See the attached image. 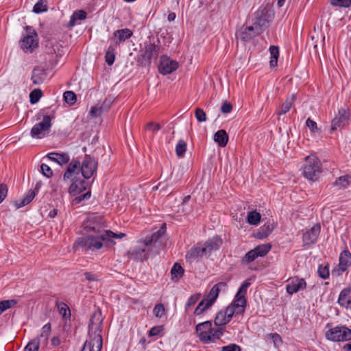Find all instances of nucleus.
I'll return each mask as SVG.
<instances>
[{
	"instance_id": "f257e3e1",
	"label": "nucleus",
	"mask_w": 351,
	"mask_h": 351,
	"mask_svg": "<svg viewBox=\"0 0 351 351\" xmlns=\"http://www.w3.org/2000/svg\"><path fill=\"white\" fill-rule=\"evenodd\" d=\"M103 317L100 310H97L93 314L88 325L90 340L84 343L82 351H101L102 348V337L101 326Z\"/></svg>"
},
{
	"instance_id": "f03ea898",
	"label": "nucleus",
	"mask_w": 351,
	"mask_h": 351,
	"mask_svg": "<svg viewBox=\"0 0 351 351\" xmlns=\"http://www.w3.org/2000/svg\"><path fill=\"white\" fill-rule=\"evenodd\" d=\"M108 239V237H106V230L93 226L90 228L88 234L82 238L80 241H77L75 243V246L77 247L78 245H80L92 251L98 250L103 246H109Z\"/></svg>"
},
{
	"instance_id": "7ed1b4c3",
	"label": "nucleus",
	"mask_w": 351,
	"mask_h": 351,
	"mask_svg": "<svg viewBox=\"0 0 351 351\" xmlns=\"http://www.w3.org/2000/svg\"><path fill=\"white\" fill-rule=\"evenodd\" d=\"M196 332L201 342L205 344L215 343L223 335V328H214L212 322L206 321L196 326Z\"/></svg>"
},
{
	"instance_id": "20e7f679",
	"label": "nucleus",
	"mask_w": 351,
	"mask_h": 351,
	"mask_svg": "<svg viewBox=\"0 0 351 351\" xmlns=\"http://www.w3.org/2000/svg\"><path fill=\"white\" fill-rule=\"evenodd\" d=\"M302 173L309 180H316L322 172V164L317 157L309 155L302 165Z\"/></svg>"
},
{
	"instance_id": "39448f33",
	"label": "nucleus",
	"mask_w": 351,
	"mask_h": 351,
	"mask_svg": "<svg viewBox=\"0 0 351 351\" xmlns=\"http://www.w3.org/2000/svg\"><path fill=\"white\" fill-rule=\"evenodd\" d=\"M72 181L73 182L69 186V192L70 194L76 196L72 201L73 204L77 205L84 200L88 199L91 195L90 190L87 191L84 194L80 195L82 192L86 190L88 183L80 179L73 180Z\"/></svg>"
},
{
	"instance_id": "423d86ee",
	"label": "nucleus",
	"mask_w": 351,
	"mask_h": 351,
	"mask_svg": "<svg viewBox=\"0 0 351 351\" xmlns=\"http://www.w3.org/2000/svg\"><path fill=\"white\" fill-rule=\"evenodd\" d=\"M160 47L154 43H145L144 47L140 51L137 62L141 66H149L152 59H156L159 53Z\"/></svg>"
},
{
	"instance_id": "0eeeda50",
	"label": "nucleus",
	"mask_w": 351,
	"mask_h": 351,
	"mask_svg": "<svg viewBox=\"0 0 351 351\" xmlns=\"http://www.w3.org/2000/svg\"><path fill=\"white\" fill-rule=\"evenodd\" d=\"M25 30V34L20 41V47L25 52H32L38 45V34L32 27L26 26Z\"/></svg>"
},
{
	"instance_id": "6e6552de",
	"label": "nucleus",
	"mask_w": 351,
	"mask_h": 351,
	"mask_svg": "<svg viewBox=\"0 0 351 351\" xmlns=\"http://www.w3.org/2000/svg\"><path fill=\"white\" fill-rule=\"evenodd\" d=\"M326 339L331 341H346L351 340V330L343 326L330 328L325 333Z\"/></svg>"
},
{
	"instance_id": "1a4fd4ad",
	"label": "nucleus",
	"mask_w": 351,
	"mask_h": 351,
	"mask_svg": "<svg viewBox=\"0 0 351 351\" xmlns=\"http://www.w3.org/2000/svg\"><path fill=\"white\" fill-rule=\"evenodd\" d=\"M351 121V109L346 106H342L338 110L337 114L331 122L330 130L335 131L338 128H343Z\"/></svg>"
},
{
	"instance_id": "9d476101",
	"label": "nucleus",
	"mask_w": 351,
	"mask_h": 351,
	"mask_svg": "<svg viewBox=\"0 0 351 351\" xmlns=\"http://www.w3.org/2000/svg\"><path fill=\"white\" fill-rule=\"evenodd\" d=\"M51 117L45 115L42 121L35 124L30 132L32 137L36 138H43L49 131L51 126Z\"/></svg>"
},
{
	"instance_id": "9b49d317",
	"label": "nucleus",
	"mask_w": 351,
	"mask_h": 351,
	"mask_svg": "<svg viewBox=\"0 0 351 351\" xmlns=\"http://www.w3.org/2000/svg\"><path fill=\"white\" fill-rule=\"evenodd\" d=\"M82 175L85 179L91 178L96 172L97 162L95 158L86 156L80 165Z\"/></svg>"
},
{
	"instance_id": "f8f14e48",
	"label": "nucleus",
	"mask_w": 351,
	"mask_h": 351,
	"mask_svg": "<svg viewBox=\"0 0 351 351\" xmlns=\"http://www.w3.org/2000/svg\"><path fill=\"white\" fill-rule=\"evenodd\" d=\"M306 288V282L302 278L298 276L290 278L286 285V291L288 294L293 295Z\"/></svg>"
},
{
	"instance_id": "ddd939ff",
	"label": "nucleus",
	"mask_w": 351,
	"mask_h": 351,
	"mask_svg": "<svg viewBox=\"0 0 351 351\" xmlns=\"http://www.w3.org/2000/svg\"><path fill=\"white\" fill-rule=\"evenodd\" d=\"M232 308V307L227 306L226 308L219 311L215 317V325L219 326V328H222V326L228 324L234 315V311Z\"/></svg>"
},
{
	"instance_id": "4468645a",
	"label": "nucleus",
	"mask_w": 351,
	"mask_h": 351,
	"mask_svg": "<svg viewBox=\"0 0 351 351\" xmlns=\"http://www.w3.org/2000/svg\"><path fill=\"white\" fill-rule=\"evenodd\" d=\"M321 226L319 224L313 225L310 229L307 230L302 237L304 245L310 246L314 244L320 234Z\"/></svg>"
},
{
	"instance_id": "2eb2a0df",
	"label": "nucleus",
	"mask_w": 351,
	"mask_h": 351,
	"mask_svg": "<svg viewBox=\"0 0 351 351\" xmlns=\"http://www.w3.org/2000/svg\"><path fill=\"white\" fill-rule=\"evenodd\" d=\"M178 67V62L170 59L169 57L163 56L160 58V62L158 67L159 71L162 75L170 74L176 71Z\"/></svg>"
},
{
	"instance_id": "dca6fc26",
	"label": "nucleus",
	"mask_w": 351,
	"mask_h": 351,
	"mask_svg": "<svg viewBox=\"0 0 351 351\" xmlns=\"http://www.w3.org/2000/svg\"><path fill=\"white\" fill-rule=\"evenodd\" d=\"M81 171L80 162L77 160L73 159L67 167L65 173L63 175L64 181L73 180Z\"/></svg>"
},
{
	"instance_id": "f3484780",
	"label": "nucleus",
	"mask_w": 351,
	"mask_h": 351,
	"mask_svg": "<svg viewBox=\"0 0 351 351\" xmlns=\"http://www.w3.org/2000/svg\"><path fill=\"white\" fill-rule=\"evenodd\" d=\"M260 34L252 25L242 27L236 34L237 38L243 42H248L255 36Z\"/></svg>"
},
{
	"instance_id": "a211bd4d",
	"label": "nucleus",
	"mask_w": 351,
	"mask_h": 351,
	"mask_svg": "<svg viewBox=\"0 0 351 351\" xmlns=\"http://www.w3.org/2000/svg\"><path fill=\"white\" fill-rule=\"evenodd\" d=\"M227 288L228 286L226 282H220L212 287L208 295L204 298L213 304L219 293L221 291H226Z\"/></svg>"
},
{
	"instance_id": "6ab92c4d",
	"label": "nucleus",
	"mask_w": 351,
	"mask_h": 351,
	"mask_svg": "<svg viewBox=\"0 0 351 351\" xmlns=\"http://www.w3.org/2000/svg\"><path fill=\"white\" fill-rule=\"evenodd\" d=\"M163 234L164 230L159 229L158 231L153 233L150 238L145 239L143 241L144 246L150 248L153 251V253H157L156 248L159 246L158 241Z\"/></svg>"
},
{
	"instance_id": "aec40b11",
	"label": "nucleus",
	"mask_w": 351,
	"mask_h": 351,
	"mask_svg": "<svg viewBox=\"0 0 351 351\" xmlns=\"http://www.w3.org/2000/svg\"><path fill=\"white\" fill-rule=\"evenodd\" d=\"M154 254L153 251L148 247L135 248L129 253L130 258L136 261H143L148 258L149 254Z\"/></svg>"
},
{
	"instance_id": "412c9836",
	"label": "nucleus",
	"mask_w": 351,
	"mask_h": 351,
	"mask_svg": "<svg viewBox=\"0 0 351 351\" xmlns=\"http://www.w3.org/2000/svg\"><path fill=\"white\" fill-rule=\"evenodd\" d=\"M228 307H232V310H234V314L243 313L246 307L245 297L236 294L234 300Z\"/></svg>"
},
{
	"instance_id": "4be33fe9",
	"label": "nucleus",
	"mask_w": 351,
	"mask_h": 351,
	"mask_svg": "<svg viewBox=\"0 0 351 351\" xmlns=\"http://www.w3.org/2000/svg\"><path fill=\"white\" fill-rule=\"evenodd\" d=\"M207 252L204 245L194 246L190 249L186 254L185 258L189 262H193L195 259L206 256Z\"/></svg>"
},
{
	"instance_id": "5701e85b",
	"label": "nucleus",
	"mask_w": 351,
	"mask_h": 351,
	"mask_svg": "<svg viewBox=\"0 0 351 351\" xmlns=\"http://www.w3.org/2000/svg\"><path fill=\"white\" fill-rule=\"evenodd\" d=\"M46 158L61 166L70 160V156L67 153L50 152L47 154Z\"/></svg>"
},
{
	"instance_id": "b1692460",
	"label": "nucleus",
	"mask_w": 351,
	"mask_h": 351,
	"mask_svg": "<svg viewBox=\"0 0 351 351\" xmlns=\"http://www.w3.org/2000/svg\"><path fill=\"white\" fill-rule=\"evenodd\" d=\"M132 34V32L128 28L114 31L113 33V36L116 39V41L114 45L117 47L119 43H123L126 40L130 38Z\"/></svg>"
},
{
	"instance_id": "393cba45",
	"label": "nucleus",
	"mask_w": 351,
	"mask_h": 351,
	"mask_svg": "<svg viewBox=\"0 0 351 351\" xmlns=\"http://www.w3.org/2000/svg\"><path fill=\"white\" fill-rule=\"evenodd\" d=\"M338 303L343 307L351 308V288H346L341 291Z\"/></svg>"
},
{
	"instance_id": "a878e982",
	"label": "nucleus",
	"mask_w": 351,
	"mask_h": 351,
	"mask_svg": "<svg viewBox=\"0 0 351 351\" xmlns=\"http://www.w3.org/2000/svg\"><path fill=\"white\" fill-rule=\"evenodd\" d=\"M351 265V254L348 250H343L339 256V270L345 271Z\"/></svg>"
},
{
	"instance_id": "bb28decb",
	"label": "nucleus",
	"mask_w": 351,
	"mask_h": 351,
	"mask_svg": "<svg viewBox=\"0 0 351 351\" xmlns=\"http://www.w3.org/2000/svg\"><path fill=\"white\" fill-rule=\"evenodd\" d=\"M47 78L46 71L41 67H36L32 75V80L34 84H42Z\"/></svg>"
},
{
	"instance_id": "cd10ccee",
	"label": "nucleus",
	"mask_w": 351,
	"mask_h": 351,
	"mask_svg": "<svg viewBox=\"0 0 351 351\" xmlns=\"http://www.w3.org/2000/svg\"><path fill=\"white\" fill-rule=\"evenodd\" d=\"M268 20L263 16V12L258 11L256 12V21L252 26L256 27V31L261 34L265 27L267 26Z\"/></svg>"
},
{
	"instance_id": "c85d7f7f",
	"label": "nucleus",
	"mask_w": 351,
	"mask_h": 351,
	"mask_svg": "<svg viewBox=\"0 0 351 351\" xmlns=\"http://www.w3.org/2000/svg\"><path fill=\"white\" fill-rule=\"evenodd\" d=\"M222 244L221 239L215 236L207 241L203 245L206 248L207 254L210 253L213 250H217Z\"/></svg>"
},
{
	"instance_id": "c756f323",
	"label": "nucleus",
	"mask_w": 351,
	"mask_h": 351,
	"mask_svg": "<svg viewBox=\"0 0 351 351\" xmlns=\"http://www.w3.org/2000/svg\"><path fill=\"white\" fill-rule=\"evenodd\" d=\"M86 12L83 10L75 11L70 17L69 27H73L77 24L78 21H83L86 18Z\"/></svg>"
},
{
	"instance_id": "7c9ffc66",
	"label": "nucleus",
	"mask_w": 351,
	"mask_h": 351,
	"mask_svg": "<svg viewBox=\"0 0 351 351\" xmlns=\"http://www.w3.org/2000/svg\"><path fill=\"white\" fill-rule=\"evenodd\" d=\"M295 96L294 95H291L287 97L286 101L282 104L280 108L277 110L276 113L278 115H282L286 114L293 106L295 102Z\"/></svg>"
},
{
	"instance_id": "2f4dec72",
	"label": "nucleus",
	"mask_w": 351,
	"mask_h": 351,
	"mask_svg": "<svg viewBox=\"0 0 351 351\" xmlns=\"http://www.w3.org/2000/svg\"><path fill=\"white\" fill-rule=\"evenodd\" d=\"M214 141L220 147H225L228 141V135L224 130H218L214 135Z\"/></svg>"
},
{
	"instance_id": "473e14b6",
	"label": "nucleus",
	"mask_w": 351,
	"mask_h": 351,
	"mask_svg": "<svg viewBox=\"0 0 351 351\" xmlns=\"http://www.w3.org/2000/svg\"><path fill=\"white\" fill-rule=\"evenodd\" d=\"M56 306L58 308V311L60 315H62V319L65 321L68 320L71 317V311L69 306L64 302H56Z\"/></svg>"
},
{
	"instance_id": "72a5a7b5",
	"label": "nucleus",
	"mask_w": 351,
	"mask_h": 351,
	"mask_svg": "<svg viewBox=\"0 0 351 351\" xmlns=\"http://www.w3.org/2000/svg\"><path fill=\"white\" fill-rule=\"evenodd\" d=\"M35 193L33 191H29L21 199H18L15 202L16 206L19 208L27 205L35 197Z\"/></svg>"
},
{
	"instance_id": "f704fd0d",
	"label": "nucleus",
	"mask_w": 351,
	"mask_h": 351,
	"mask_svg": "<svg viewBox=\"0 0 351 351\" xmlns=\"http://www.w3.org/2000/svg\"><path fill=\"white\" fill-rule=\"evenodd\" d=\"M269 53L271 55L269 64L271 67H276L278 64L279 57V48L277 46L271 45L269 47Z\"/></svg>"
},
{
	"instance_id": "c9c22d12",
	"label": "nucleus",
	"mask_w": 351,
	"mask_h": 351,
	"mask_svg": "<svg viewBox=\"0 0 351 351\" xmlns=\"http://www.w3.org/2000/svg\"><path fill=\"white\" fill-rule=\"evenodd\" d=\"M117 46L110 45L106 51L105 59L108 65H112L115 60V49Z\"/></svg>"
},
{
	"instance_id": "e433bc0d",
	"label": "nucleus",
	"mask_w": 351,
	"mask_h": 351,
	"mask_svg": "<svg viewBox=\"0 0 351 351\" xmlns=\"http://www.w3.org/2000/svg\"><path fill=\"white\" fill-rule=\"evenodd\" d=\"M275 225L274 223H267L260 228L258 234L260 238H265L274 230Z\"/></svg>"
},
{
	"instance_id": "4c0bfd02",
	"label": "nucleus",
	"mask_w": 351,
	"mask_h": 351,
	"mask_svg": "<svg viewBox=\"0 0 351 351\" xmlns=\"http://www.w3.org/2000/svg\"><path fill=\"white\" fill-rule=\"evenodd\" d=\"M213 304L208 302L207 300L204 298L197 306L194 311V314L195 315H199L204 313L207 309H208Z\"/></svg>"
},
{
	"instance_id": "58836bf2",
	"label": "nucleus",
	"mask_w": 351,
	"mask_h": 351,
	"mask_svg": "<svg viewBox=\"0 0 351 351\" xmlns=\"http://www.w3.org/2000/svg\"><path fill=\"white\" fill-rule=\"evenodd\" d=\"M184 272V270L182 267L179 263H175L171 269L172 280L180 278L183 276Z\"/></svg>"
},
{
	"instance_id": "ea45409f",
	"label": "nucleus",
	"mask_w": 351,
	"mask_h": 351,
	"mask_svg": "<svg viewBox=\"0 0 351 351\" xmlns=\"http://www.w3.org/2000/svg\"><path fill=\"white\" fill-rule=\"evenodd\" d=\"M51 332V324L49 323L46 324L43 326L41 330V333L39 337L37 338H40V342L43 343H47L48 341V337Z\"/></svg>"
},
{
	"instance_id": "a19ab883",
	"label": "nucleus",
	"mask_w": 351,
	"mask_h": 351,
	"mask_svg": "<svg viewBox=\"0 0 351 351\" xmlns=\"http://www.w3.org/2000/svg\"><path fill=\"white\" fill-rule=\"evenodd\" d=\"M261 214L255 210L248 213L247 216V222L251 225H258L261 220Z\"/></svg>"
},
{
	"instance_id": "79ce46f5",
	"label": "nucleus",
	"mask_w": 351,
	"mask_h": 351,
	"mask_svg": "<svg viewBox=\"0 0 351 351\" xmlns=\"http://www.w3.org/2000/svg\"><path fill=\"white\" fill-rule=\"evenodd\" d=\"M350 179L349 176H340L335 180V185L339 188H346L350 185Z\"/></svg>"
},
{
	"instance_id": "37998d69",
	"label": "nucleus",
	"mask_w": 351,
	"mask_h": 351,
	"mask_svg": "<svg viewBox=\"0 0 351 351\" xmlns=\"http://www.w3.org/2000/svg\"><path fill=\"white\" fill-rule=\"evenodd\" d=\"M40 343V338H34L27 344L23 351H38Z\"/></svg>"
},
{
	"instance_id": "c03bdc74",
	"label": "nucleus",
	"mask_w": 351,
	"mask_h": 351,
	"mask_svg": "<svg viewBox=\"0 0 351 351\" xmlns=\"http://www.w3.org/2000/svg\"><path fill=\"white\" fill-rule=\"evenodd\" d=\"M270 249L271 245L268 244L259 245L254 248L258 257H263L265 256L269 252Z\"/></svg>"
},
{
	"instance_id": "a18cd8bd",
	"label": "nucleus",
	"mask_w": 351,
	"mask_h": 351,
	"mask_svg": "<svg viewBox=\"0 0 351 351\" xmlns=\"http://www.w3.org/2000/svg\"><path fill=\"white\" fill-rule=\"evenodd\" d=\"M186 143L184 140H180L176 146V153L178 157H182L186 151Z\"/></svg>"
},
{
	"instance_id": "49530a36",
	"label": "nucleus",
	"mask_w": 351,
	"mask_h": 351,
	"mask_svg": "<svg viewBox=\"0 0 351 351\" xmlns=\"http://www.w3.org/2000/svg\"><path fill=\"white\" fill-rule=\"evenodd\" d=\"M47 6L46 0H39L34 6L33 12L39 14L47 12Z\"/></svg>"
},
{
	"instance_id": "de8ad7c7",
	"label": "nucleus",
	"mask_w": 351,
	"mask_h": 351,
	"mask_svg": "<svg viewBox=\"0 0 351 351\" xmlns=\"http://www.w3.org/2000/svg\"><path fill=\"white\" fill-rule=\"evenodd\" d=\"M258 257V256H257L256 252L253 249L245 254V256L242 258L241 262L243 263H250L254 261Z\"/></svg>"
},
{
	"instance_id": "09e8293b",
	"label": "nucleus",
	"mask_w": 351,
	"mask_h": 351,
	"mask_svg": "<svg viewBox=\"0 0 351 351\" xmlns=\"http://www.w3.org/2000/svg\"><path fill=\"white\" fill-rule=\"evenodd\" d=\"M42 95L43 93L40 89H35L32 90L29 94L30 103L32 104L37 103L42 97Z\"/></svg>"
},
{
	"instance_id": "8fccbe9b",
	"label": "nucleus",
	"mask_w": 351,
	"mask_h": 351,
	"mask_svg": "<svg viewBox=\"0 0 351 351\" xmlns=\"http://www.w3.org/2000/svg\"><path fill=\"white\" fill-rule=\"evenodd\" d=\"M125 236V234L122 232L116 234L110 230H106V237H108V245L112 244V243H113L112 240V239H122Z\"/></svg>"
},
{
	"instance_id": "3c124183",
	"label": "nucleus",
	"mask_w": 351,
	"mask_h": 351,
	"mask_svg": "<svg viewBox=\"0 0 351 351\" xmlns=\"http://www.w3.org/2000/svg\"><path fill=\"white\" fill-rule=\"evenodd\" d=\"M63 97L64 101L69 104L72 105L76 101V95L72 91H66L64 93Z\"/></svg>"
},
{
	"instance_id": "603ef678",
	"label": "nucleus",
	"mask_w": 351,
	"mask_h": 351,
	"mask_svg": "<svg viewBox=\"0 0 351 351\" xmlns=\"http://www.w3.org/2000/svg\"><path fill=\"white\" fill-rule=\"evenodd\" d=\"M268 337L273 340L274 346L276 348H279L282 344V339L278 333H269Z\"/></svg>"
},
{
	"instance_id": "864d4df0",
	"label": "nucleus",
	"mask_w": 351,
	"mask_h": 351,
	"mask_svg": "<svg viewBox=\"0 0 351 351\" xmlns=\"http://www.w3.org/2000/svg\"><path fill=\"white\" fill-rule=\"evenodd\" d=\"M153 313L156 317L161 318L165 313L164 305L162 304H156L153 309Z\"/></svg>"
},
{
	"instance_id": "5fc2aeb1",
	"label": "nucleus",
	"mask_w": 351,
	"mask_h": 351,
	"mask_svg": "<svg viewBox=\"0 0 351 351\" xmlns=\"http://www.w3.org/2000/svg\"><path fill=\"white\" fill-rule=\"evenodd\" d=\"M17 302L15 300H8L0 302V307L2 308L3 312L8 308L14 306Z\"/></svg>"
},
{
	"instance_id": "6e6d98bb",
	"label": "nucleus",
	"mask_w": 351,
	"mask_h": 351,
	"mask_svg": "<svg viewBox=\"0 0 351 351\" xmlns=\"http://www.w3.org/2000/svg\"><path fill=\"white\" fill-rule=\"evenodd\" d=\"M200 294H194L190 296V298L188 299L186 304H185V308L187 310L189 307L194 305L199 299Z\"/></svg>"
},
{
	"instance_id": "4d7b16f0",
	"label": "nucleus",
	"mask_w": 351,
	"mask_h": 351,
	"mask_svg": "<svg viewBox=\"0 0 351 351\" xmlns=\"http://www.w3.org/2000/svg\"><path fill=\"white\" fill-rule=\"evenodd\" d=\"M195 116L199 122H204L206 121V114L201 108H197L195 111Z\"/></svg>"
},
{
	"instance_id": "13d9d810",
	"label": "nucleus",
	"mask_w": 351,
	"mask_h": 351,
	"mask_svg": "<svg viewBox=\"0 0 351 351\" xmlns=\"http://www.w3.org/2000/svg\"><path fill=\"white\" fill-rule=\"evenodd\" d=\"M40 169L43 176L47 178H51L53 176V171L50 167L46 164H42L40 165Z\"/></svg>"
},
{
	"instance_id": "bf43d9fd",
	"label": "nucleus",
	"mask_w": 351,
	"mask_h": 351,
	"mask_svg": "<svg viewBox=\"0 0 351 351\" xmlns=\"http://www.w3.org/2000/svg\"><path fill=\"white\" fill-rule=\"evenodd\" d=\"M221 351H241V348L237 344L230 343L227 346L221 347Z\"/></svg>"
},
{
	"instance_id": "052dcab7",
	"label": "nucleus",
	"mask_w": 351,
	"mask_h": 351,
	"mask_svg": "<svg viewBox=\"0 0 351 351\" xmlns=\"http://www.w3.org/2000/svg\"><path fill=\"white\" fill-rule=\"evenodd\" d=\"M163 326H154L149 330V336L155 337L159 335L163 331Z\"/></svg>"
},
{
	"instance_id": "680f3d73",
	"label": "nucleus",
	"mask_w": 351,
	"mask_h": 351,
	"mask_svg": "<svg viewBox=\"0 0 351 351\" xmlns=\"http://www.w3.org/2000/svg\"><path fill=\"white\" fill-rule=\"evenodd\" d=\"M113 102V100L112 98H106L105 100L103 101V103L101 105H97L100 108H101L102 112H104L107 111L111 106Z\"/></svg>"
},
{
	"instance_id": "e2e57ef3",
	"label": "nucleus",
	"mask_w": 351,
	"mask_h": 351,
	"mask_svg": "<svg viewBox=\"0 0 351 351\" xmlns=\"http://www.w3.org/2000/svg\"><path fill=\"white\" fill-rule=\"evenodd\" d=\"M306 125L313 133L317 132L319 130L316 122L310 118L307 119L306 121Z\"/></svg>"
},
{
	"instance_id": "0e129e2a",
	"label": "nucleus",
	"mask_w": 351,
	"mask_h": 351,
	"mask_svg": "<svg viewBox=\"0 0 351 351\" xmlns=\"http://www.w3.org/2000/svg\"><path fill=\"white\" fill-rule=\"evenodd\" d=\"M317 272L319 276L323 279H326L329 277V270L327 267L319 266Z\"/></svg>"
},
{
	"instance_id": "69168bd1",
	"label": "nucleus",
	"mask_w": 351,
	"mask_h": 351,
	"mask_svg": "<svg viewBox=\"0 0 351 351\" xmlns=\"http://www.w3.org/2000/svg\"><path fill=\"white\" fill-rule=\"evenodd\" d=\"M90 114L92 117H100L104 112H102L101 108L98 106H93L90 110Z\"/></svg>"
},
{
	"instance_id": "338daca9",
	"label": "nucleus",
	"mask_w": 351,
	"mask_h": 351,
	"mask_svg": "<svg viewBox=\"0 0 351 351\" xmlns=\"http://www.w3.org/2000/svg\"><path fill=\"white\" fill-rule=\"evenodd\" d=\"M250 283L248 282H244L241 286L239 287L237 293L236 294L239 295H241L245 297V294L247 293V289L250 287Z\"/></svg>"
},
{
	"instance_id": "774afa93",
	"label": "nucleus",
	"mask_w": 351,
	"mask_h": 351,
	"mask_svg": "<svg viewBox=\"0 0 351 351\" xmlns=\"http://www.w3.org/2000/svg\"><path fill=\"white\" fill-rule=\"evenodd\" d=\"M351 3V0H333L332 4L341 7L348 8Z\"/></svg>"
}]
</instances>
